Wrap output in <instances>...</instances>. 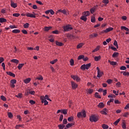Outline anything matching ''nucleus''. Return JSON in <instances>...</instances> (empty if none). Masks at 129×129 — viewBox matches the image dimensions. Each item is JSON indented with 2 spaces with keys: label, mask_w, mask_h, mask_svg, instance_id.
<instances>
[{
  "label": "nucleus",
  "mask_w": 129,
  "mask_h": 129,
  "mask_svg": "<svg viewBox=\"0 0 129 129\" xmlns=\"http://www.w3.org/2000/svg\"><path fill=\"white\" fill-rule=\"evenodd\" d=\"M121 83L120 82H118L116 84V87H120V85H121Z\"/></svg>",
  "instance_id": "338daca9"
},
{
  "label": "nucleus",
  "mask_w": 129,
  "mask_h": 129,
  "mask_svg": "<svg viewBox=\"0 0 129 129\" xmlns=\"http://www.w3.org/2000/svg\"><path fill=\"white\" fill-rule=\"evenodd\" d=\"M71 86L73 89H76L78 87V85L73 81L71 82Z\"/></svg>",
  "instance_id": "0eeeda50"
},
{
  "label": "nucleus",
  "mask_w": 129,
  "mask_h": 129,
  "mask_svg": "<svg viewBox=\"0 0 129 129\" xmlns=\"http://www.w3.org/2000/svg\"><path fill=\"white\" fill-rule=\"evenodd\" d=\"M122 128L125 129L126 128V125L125 122H123L122 124Z\"/></svg>",
  "instance_id": "6e6d98bb"
},
{
  "label": "nucleus",
  "mask_w": 129,
  "mask_h": 129,
  "mask_svg": "<svg viewBox=\"0 0 129 129\" xmlns=\"http://www.w3.org/2000/svg\"><path fill=\"white\" fill-rule=\"evenodd\" d=\"M95 97H96V98H101V96L99 95V94L98 92L95 93Z\"/></svg>",
  "instance_id": "473e14b6"
},
{
  "label": "nucleus",
  "mask_w": 129,
  "mask_h": 129,
  "mask_svg": "<svg viewBox=\"0 0 129 129\" xmlns=\"http://www.w3.org/2000/svg\"><path fill=\"white\" fill-rule=\"evenodd\" d=\"M124 109H129V104H127L124 107Z\"/></svg>",
  "instance_id": "774afa93"
},
{
  "label": "nucleus",
  "mask_w": 129,
  "mask_h": 129,
  "mask_svg": "<svg viewBox=\"0 0 129 129\" xmlns=\"http://www.w3.org/2000/svg\"><path fill=\"white\" fill-rule=\"evenodd\" d=\"M90 120L92 122H96V121L98 120V118H97V117L95 115H93L90 117Z\"/></svg>",
  "instance_id": "7ed1b4c3"
},
{
  "label": "nucleus",
  "mask_w": 129,
  "mask_h": 129,
  "mask_svg": "<svg viewBox=\"0 0 129 129\" xmlns=\"http://www.w3.org/2000/svg\"><path fill=\"white\" fill-rule=\"evenodd\" d=\"M74 118L73 116H71L68 118V121H72V120H73Z\"/></svg>",
  "instance_id": "052dcab7"
},
{
  "label": "nucleus",
  "mask_w": 129,
  "mask_h": 129,
  "mask_svg": "<svg viewBox=\"0 0 129 129\" xmlns=\"http://www.w3.org/2000/svg\"><path fill=\"white\" fill-rule=\"evenodd\" d=\"M90 67H91V63L90 62L86 64H84L83 65H82L81 67V70H83V71H84V70H88V69Z\"/></svg>",
  "instance_id": "f257e3e1"
},
{
  "label": "nucleus",
  "mask_w": 129,
  "mask_h": 129,
  "mask_svg": "<svg viewBox=\"0 0 129 129\" xmlns=\"http://www.w3.org/2000/svg\"><path fill=\"white\" fill-rule=\"evenodd\" d=\"M97 106L99 108H103V107H104L105 106V105L104 103H103V102H100L97 105Z\"/></svg>",
  "instance_id": "ddd939ff"
},
{
  "label": "nucleus",
  "mask_w": 129,
  "mask_h": 129,
  "mask_svg": "<svg viewBox=\"0 0 129 129\" xmlns=\"http://www.w3.org/2000/svg\"><path fill=\"white\" fill-rule=\"evenodd\" d=\"M6 73L7 75H9V76H12V77H16V75L11 72H7Z\"/></svg>",
  "instance_id": "dca6fc26"
},
{
  "label": "nucleus",
  "mask_w": 129,
  "mask_h": 129,
  "mask_svg": "<svg viewBox=\"0 0 129 129\" xmlns=\"http://www.w3.org/2000/svg\"><path fill=\"white\" fill-rule=\"evenodd\" d=\"M82 115L84 117H86V112L84 110L82 111Z\"/></svg>",
  "instance_id": "c9c22d12"
},
{
  "label": "nucleus",
  "mask_w": 129,
  "mask_h": 129,
  "mask_svg": "<svg viewBox=\"0 0 129 129\" xmlns=\"http://www.w3.org/2000/svg\"><path fill=\"white\" fill-rule=\"evenodd\" d=\"M24 65H25V63H19L18 66L19 70H21V68H23Z\"/></svg>",
  "instance_id": "393cba45"
},
{
  "label": "nucleus",
  "mask_w": 129,
  "mask_h": 129,
  "mask_svg": "<svg viewBox=\"0 0 129 129\" xmlns=\"http://www.w3.org/2000/svg\"><path fill=\"white\" fill-rule=\"evenodd\" d=\"M13 17H16L18 18V17H20V14L19 13H14L13 14Z\"/></svg>",
  "instance_id": "4d7b16f0"
},
{
  "label": "nucleus",
  "mask_w": 129,
  "mask_h": 129,
  "mask_svg": "<svg viewBox=\"0 0 129 129\" xmlns=\"http://www.w3.org/2000/svg\"><path fill=\"white\" fill-rule=\"evenodd\" d=\"M84 46V43H80L77 46V49H80V48H82Z\"/></svg>",
  "instance_id": "a211bd4d"
},
{
  "label": "nucleus",
  "mask_w": 129,
  "mask_h": 129,
  "mask_svg": "<svg viewBox=\"0 0 129 129\" xmlns=\"http://www.w3.org/2000/svg\"><path fill=\"white\" fill-rule=\"evenodd\" d=\"M99 49H100V46H97L96 48L92 51V52L94 53V52H97V51H99Z\"/></svg>",
  "instance_id": "a878e982"
},
{
  "label": "nucleus",
  "mask_w": 129,
  "mask_h": 129,
  "mask_svg": "<svg viewBox=\"0 0 129 129\" xmlns=\"http://www.w3.org/2000/svg\"><path fill=\"white\" fill-rule=\"evenodd\" d=\"M121 73L123 74V76H129V72H121Z\"/></svg>",
  "instance_id": "b1692460"
},
{
  "label": "nucleus",
  "mask_w": 129,
  "mask_h": 129,
  "mask_svg": "<svg viewBox=\"0 0 129 129\" xmlns=\"http://www.w3.org/2000/svg\"><path fill=\"white\" fill-rule=\"evenodd\" d=\"M50 29H52V27H44V31L45 32H48V31H49Z\"/></svg>",
  "instance_id": "f704fd0d"
},
{
  "label": "nucleus",
  "mask_w": 129,
  "mask_h": 129,
  "mask_svg": "<svg viewBox=\"0 0 129 129\" xmlns=\"http://www.w3.org/2000/svg\"><path fill=\"white\" fill-rule=\"evenodd\" d=\"M71 77L74 79V80H76L77 82H79L80 81V78H79L78 76L72 75Z\"/></svg>",
  "instance_id": "423d86ee"
},
{
  "label": "nucleus",
  "mask_w": 129,
  "mask_h": 129,
  "mask_svg": "<svg viewBox=\"0 0 129 129\" xmlns=\"http://www.w3.org/2000/svg\"><path fill=\"white\" fill-rule=\"evenodd\" d=\"M67 111H68L67 109H62L61 110V113H63V114L66 115L67 114Z\"/></svg>",
  "instance_id": "58836bf2"
},
{
  "label": "nucleus",
  "mask_w": 129,
  "mask_h": 129,
  "mask_svg": "<svg viewBox=\"0 0 129 129\" xmlns=\"http://www.w3.org/2000/svg\"><path fill=\"white\" fill-rule=\"evenodd\" d=\"M91 22H92V23H95L96 22V19L95 17L94 16H92L91 18Z\"/></svg>",
  "instance_id": "c03bdc74"
},
{
  "label": "nucleus",
  "mask_w": 129,
  "mask_h": 129,
  "mask_svg": "<svg viewBox=\"0 0 129 129\" xmlns=\"http://www.w3.org/2000/svg\"><path fill=\"white\" fill-rule=\"evenodd\" d=\"M11 6L12 8H13V9H16L18 7V4L17 3H14V2L11 1Z\"/></svg>",
  "instance_id": "9b49d317"
},
{
  "label": "nucleus",
  "mask_w": 129,
  "mask_h": 129,
  "mask_svg": "<svg viewBox=\"0 0 129 129\" xmlns=\"http://www.w3.org/2000/svg\"><path fill=\"white\" fill-rule=\"evenodd\" d=\"M93 91H94V90L92 89H88L87 92L89 94H91L93 93Z\"/></svg>",
  "instance_id": "7c9ffc66"
},
{
  "label": "nucleus",
  "mask_w": 129,
  "mask_h": 129,
  "mask_svg": "<svg viewBox=\"0 0 129 129\" xmlns=\"http://www.w3.org/2000/svg\"><path fill=\"white\" fill-rule=\"evenodd\" d=\"M24 124H18L16 125L15 126V128L16 129H19L20 127H24Z\"/></svg>",
  "instance_id": "c85d7f7f"
},
{
  "label": "nucleus",
  "mask_w": 129,
  "mask_h": 129,
  "mask_svg": "<svg viewBox=\"0 0 129 129\" xmlns=\"http://www.w3.org/2000/svg\"><path fill=\"white\" fill-rule=\"evenodd\" d=\"M101 59V56L100 55L94 57V60L96 61H99V60H100Z\"/></svg>",
  "instance_id": "6ab92c4d"
},
{
  "label": "nucleus",
  "mask_w": 129,
  "mask_h": 129,
  "mask_svg": "<svg viewBox=\"0 0 129 129\" xmlns=\"http://www.w3.org/2000/svg\"><path fill=\"white\" fill-rule=\"evenodd\" d=\"M81 116H82V112H78V114H77V117L79 118H80V117H81Z\"/></svg>",
  "instance_id": "3c124183"
},
{
  "label": "nucleus",
  "mask_w": 129,
  "mask_h": 129,
  "mask_svg": "<svg viewBox=\"0 0 129 129\" xmlns=\"http://www.w3.org/2000/svg\"><path fill=\"white\" fill-rule=\"evenodd\" d=\"M62 122H63V125L67 124V122H68L67 119H66V118L63 119Z\"/></svg>",
  "instance_id": "680f3d73"
},
{
  "label": "nucleus",
  "mask_w": 129,
  "mask_h": 129,
  "mask_svg": "<svg viewBox=\"0 0 129 129\" xmlns=\"http://www.w3.org/2000/svg\"><path fill=\"white\" fill-rule=\"evenodd\" d=\"M40 99L41 100V102H43V101H44V100H46V99H45V97H44V96H40Z\"/></svg>",
  "instance_id": "bf43d9fd"
},
{
  "label": "nucleus",
  "mask_w": 129,
  "mask_h": 129,
  "mask_svg": "<svg viewBox=\"0 0 129 129\" xmlns=\"http://www.w3.org/2000/svg\"><path fill=\"white\" fill-rule=\"evenodd\" d=\"M57 61H58V59H55L54 60H53L50 61V64H55V63H56Z\"/></svg>",
  "instance_id": "8fccbe9b"
},
{
  "label": "nucleus",
  "mask_w": 129,
  "mask_h": 129,
  "mask_svg": "<svg viewBox=\"0 0 129 129\" xmlns=\"http://www.w3.org/2000/svg\"><path fill=\"white\" fill-rule=\"evenodd\" d=\"M59 12H60V13H62V14H63V15H67V12L66 11V9H63V10H58L56 13H58Z\"/></svg>",
  "instance_id": "4468645a"
},
{
  "label": "nucleus",
  "mask_w": 129,
  "mask_h": 129,
  "mask_svg": "<svg viewBox=\"0 0 129 129\" xmlns=\"http://www.w3.org/2000/svg\"><path fill=\"white\" fill-rule=\"evenodd\" d=\"M55 44L56 45V46H59L60 47H61V46H63V44L61 42H58V41H55Z\"/></svg>",
  "instance_id": "4be33fe9"
},
{
  "label": "nucleus",
  "mask_w": 129,
  "mask_h": 129,
  "mask_svg": "<svg viewBox=\"0 0 129 129\" xmlns=\"http://www.w3.org/2000/svg\"><path fill=\"white\" fill-rule=\"evenodd\" d=\"M35 79L36 80H43V78L42 76L39 75V76L37 77Z\"/></svg>",
  "instance_id": "37998d69"
},
{
  "label": "nucleus",
  "mask_w": 129,
  "mask_h": 129,
  "mask_svg": "<svg viewBox=\"0 0 129 129\" xmlns=\"http://www.w3.org/2000/svg\"><path fill=\"white\" fill-rule=\"evenodd\" d=\"M118 55V52H115L113 53L112 57L113 58H115V57H117Z\"/></svg>",
  "instance_id": "ea45409f"
},
{
  "label": "nucleus",
  "mask_w": 129,
  "mask_h": 129,
  "mask_svg": "<svg viewBox=\"0 0 129 129\" xmlns=\"http://www.w3.org/2000/svg\"><path fill=\"white\" fill-rule=\"evenodd\" d=\"M26 16L28 18H36V15L32 14L30 13H26Z\"/></svg>",
  "instance_id": "1a4fd4ad"
},
{
  "label": "nucleus",
  "mask_w": 129,
  "mask_h": 129,
  "mask_svg": "<svg viewBox=\"0 0 129 129\" xmlns=\"http://www.w3.org/2000/svg\"><path fill=\"white\" fill-rule=\"evenodd\" d=\"M70 64L71 66H74V60L73 59H71L70 60Z\"/></svg>",
  "instance_id": "a19ab883"
},
{
  "label": "nucleus",
  "mask_w": 129,
  "mask_h": 129,
  "mask_svg": "<svg viewBox=\"0 0 129 129\" xmlns=\"http://www.w3.org/2000/svg\"><path fill=\"white\" fill-rule=\"evenodd\" d=\"M8 117H9V118H13V114L12 113V112H8Z\"/></svg>",
  "instance_id": "603ef678"
},
{
  "label": "nucleus",
  "mask_w": 129,
  "mask_h": 129,
  "mask_svg": "<svg viewBox=\"0 0 129 129\" xmlns=\"http://www.w3.org/2000/svg\"><path fill=\"white\" fill-rule=\"evenodd\" d=\"M100 113L101 114H104V115H106L107 114V109L104 108L103 110L100 111Z\"/></svg>",
  "instance_id": "9d476101"
},
{
  "label": "nucleus",
  "mask_w": 129,
  "mask_h": 129,
  "mask_svg": "<svg viewBox=\"0 0 129 129\" xmlns=\"http://www.w3.org/2000/svg\"><path fill=\"white\" fill-rule=\"evenodd\" d=\"M81 59H84V55H80L79 56V57L78 58V60H81Z\"/></svg>",
  "instance_id": "864d4df0"
},
{
  "label": "nucleus",
  "mask_w": 129,
  "mask_h": 129,
  "mask_svg": "<svg viewBox=\"0 0 129 129\" xmlns=\"http://www.w3.org/2000/svg\"><path fill=\"white\" fill-rule=\"evenodd\" d=\"M120 70H126V67L125 66H121L120 68Z\"/></svg>",
  "instance_id": "13d9d810"
},
{
  "label": "nucleus",
  "mask_w": 129,
  "mask_h": 129,
  "mask_svg": "<svg viewBox=\"0 0 129 129\" xmlns=\"http://www.w3.org/2000/svg\"><path fill=\"white\" fill-rule=\"evenodd\" d=\"M63 29L64 32H69V31L73 30V28L71 27V25H67L66 26L63 27Z\"/></svg>",
  "instance_id": "20e7f679"
},
{
  "label": "nucleus",
  "mask_w": 129,
  "mask_h": 129,
  "mask_svg": "<svg viewBox=\"0 0 129 129\" xmlns=\"http://www.w3.org/2000/svg\"><path fill=\"white\" fill-rule=\"evenodd\" d=\"M58 127L59 129H63L65 127V125L63 124H60L58 125Z\"/></svg>",
  "instance_id": "cd10ccee"
},
{
  "label": "nucleus",
  "mask_w": 129,
  "mask_h": 129,
  "mask_svg": "<svg viewBox=\"0 0 129 129\" xmlns=\"http://www.w3.org/2000/svg\"><path fill=\"white\" fill-rule=\"evenodd\" d=\"M81 20H82V21H84V22H86L87 21V17L85 16H83L81 17Z\"/></svg>",
  "instance_id": "412c9836"
},
{
  "label": "nucleus",
  "mask_w": 129,
  "mask_h": 129,
  "mask_svg": "<svg viewBox=\"0 0 129 129\" xmlns=\"http://www.w3.org/2000/svg\"><path fill=\"white\" fill-rule=\"evenodd\" d=\"M96 9V7H93V8L91 9L90 12L91 14H93L94 12H95V10Z\"/></svg>",
  "instance_id": "09e8293b"
},
{
  "label": "nucleus",
  "mask_w": 129,
  "mask_h": 129,
  "mask_svg": "<svg viewBox=\"0 0 129 129\" xmlns=\"http://www.w3.org/2000/svg\"><path fill=\"white\" fill-rule=\"evenodd\" d=\"M128 114H129V113H128V112H125L123 115V116L124 117H127V116H128Z\"/></svg>",
  "instance_id": "69168bd1"
},
{
  "label": "nucleus",
  "mask_w": 129,
  "mask_h": 129,
  "mask_svg": "<svg viewBox=\"0 0 129 129\" xmlns=\"http://www.w3.org/2000/svg\"><path fill=\"white\" fill-rule=\"evenodd\" d=\"M98 36V34L97 33H93L89 35V38L90 39H93V38H95Z\"/></svg>",
  "instance_id": "f8f14e48"
},
{
  "label": "nucleus",
  "mask_w": 129,
  "mask_h": 129,
  "mask_svg": "<svg viewBox=\"0 0 129 129\" xmlns=\"http://www.w3.org/2000/svg\"><path fill=\"white\" fill-rule=\"evenodd\" d=\"M6 22H7V19L3 18H0V23H6Z\"/></svg>",
  "instance_id": "4c0bfd02"
},
{
  "label": "nucleus",
  "mask_w": 129,
  "mask_h": 129,
  "mask_svg": "<svg viewBox=\"0 0 129 129\" xmlns=\"http://www.w3.org/2000/svg\"><path fill=\"white\" fill-rule=\"evenodd\" d=\"M1 99L2 100H3V101H7V98H6L4 95L1 96Z\"/></svg>",
  "instance_id": "de8ad7c7"
},
{
  "label": "nucleus",
  "mask_w": 129,
  "mask_h": 129,
  "mask_svg": "<svg viewBox=\"0 0 129 129\" xmlns=\"http://www.w3.org/2000/svg\"><path fill=\"white\" fill-rule=\"evenodd\" d=\"M96 69L97 70V76L98 78H100L102 75H103V72L100 71L99 67H97Z\"/></svg>",
  "instance_id": "39448f33"
},
{
  "label": "nucleus",
  "mask_w": 129,
  "mask_h": 129,
  "mask_svg": "<svg viewBox=\"0 0 129 129\" xmlns=\"http://www.w3.org/2000/svg\"><path fill=\"white\" fill-rule=\"evenodd\" d=\"M30 26V24L28 23H26L24 24L23 26L24 29H28Z\"/></svg>",
  "instance_id": "2f4dec72"
},
{
  "label": "nucleus",
  "mask_w": 129,
  "mask_h": 129,
  "mask_svg": "<svg viewBox=\"0 0 129 129\" xmlns=\"http://www.w3.org/2000/svg\"><path fill=\"white\" fill-rule=\"evenodd\" d=\"M22 32L23 33V34H24L25 35H27V34H28V31H27V30L25 29L22 30Z\"/></svg>",
  "instance_id": "e2e57ef3"
},
{
  "label": "nucleus",
  "mask_w": 129,
  "mask_h": 129,
  "mask_svg": "<svg viewBox=\"0 0 129 129\" xmlns=\"http://www.w3.org/2000/svg\"><path fill=\"white\" fill-rule=\"evenodd\" d=\"M9 28H10V29H17V26L15 25H10Z\"/></svg>",
  "instance_id": "0e129e2a"
},
{
  "label": "nucleus",
  "mask_w": 129,
  "mask_h": 129,
  "mask_svg": "<svg viewBox=\"0 0 129 129\" xmlns=\"http://www.w3.org/2000/svg\"><path fill=\"white\" fill-rule=\"evenodd\" d=\"M16 97L17 98H22L23 97V94L22 93H19L18 95H15Z\"/></svg>",
  "instance_id": "c756f323"
},
{
  "label": "nucleus",
  "mask_w": 129,
  "mask_h": 129,
  "mask_svg": "<svg viewBox=\"0 0 129 129\" xmlns=\"http://www.w3.org/2000/svg\"><path fill=\"white\" fill-rule=\"evenodd\" d=\"M102 128H103V129H107V128H108L109 126H108V125H107V124H102Z\"/></svg>",
  "instance_id": "e433bc0d"
},
{
  "label": "nucleus",
  "mask_w": 129,
  "mask_h": 129,
  "mask_svg": "<svg viewBox=\"0 0 129 129\" xmlns=\"http://www.w3.org/2000/svg\"><path fill=\"white\" fill-rule=\"evenodd\" d=\"M17 83V80L16 79H13L11 80L10 81V87L11 88H15L16 87V84Z\"/></svg>",
  "instance_id": "f03ea898"
},
{
  "label": "nucleus",
  "mask_w": 129,
  "mask_h": 129,
  "mask_svg": "<svg viewBox=\"0 0 129 129\" xmlns=\"http://www.w3.org/2000/svg\"><path fill=\"white\" fill-rule=\"evenodd\" d=\"M73 125H74V124L73 123H68L66 125V127H67V128H69L70 127H71V126H72Z\"/></svg>",
  "instance_id": "bb28decb"
},
{
  "label": "nucleus",
  "mask_w": 129,
  "mask_h": 129,
  "mask_svg": "<svg viewBox=\"0 0 129 129\" xmlns=\"http://www.w3.org/2000/svg\"><path fill=\"white\" fill-rule=\"evenodd\" d=\"M113 45L116 47L117 49H118V44H117V41H116V40L114 41Z\"/></svg>",
  "instance_id": "49530a36"
},
{
  "label": "nucleus",
  "mask_w": 129,
  "mask_h": 129,
  "mask_svg": "<svg viewBox=\"0 0 129 129\" xmlns=\"http://www.w3.org/2000/svg\"><path fill=\"white\" fill-rule=\"evenodd\" d=\"M108 62H109V63H110V64L111 65H112V66H114L116 65V62H115V61H111L109 60Z\"/></svg>",
  "instance_id": "72a5a7b5"
},
{
  "label": "nucleus",
  "mask_w": 129,
  "mask_h": 129,
  "mask_svg": "<svg viewBox=\"0 0 129 129\" xmlns=\"http://www.w3.org/2000/svg\"><path fill=\"white\" fill-rule=\"evenodd\" d=\"M119 121H120V118L117 119V120L113 123V124H114L115 125H117V124H118V122H119Z\"/></svg>",
  "instance_id": "a18cd8bd"
},
{
  "label": "nucleus",
  "mask_w": 129,
  "mask_h": 129,
  "mask_svg": "<svg viewBox=\"0 0 129 129\" xmlns=\"http://www.w3.org/2000/svg\"><path fill=\"white\" fill-rule=\"evenodd\" d=\"M11 62H12V63H15V64H17V65H18V64H19V61L17 59H13L11 60Z\"/></svg>",
  "instance_id": "2eb2a0df"
},
{
  "label": "nucleus",
  "mask_w": 129,
  "mask_h": 129,
  "mask_svg": "<svg viewBox=\"0 0 129 129\" xmlns=\"http://www.w3.org/2000/svg\"><path fill=\"white\" fill-rule=\"evenodd\" d=\"M83 15L85 17H88V16H89L90 15V12H89V11L84 12Z\"/></svg>",
  "instance_id": "aec40b11"
},
{
  "label": "nucleus",
  "mask_w": 129,
  "mask_h": 129,
  "mask_svg": "<svg viewBox=\"0 0 129 129\" xmlns=\"http://www.w3.org/2000/svg\"><path fill=\"white\" fill-rule=\"evenodd\" d=\"M112 30H113V28L110 27L104 30H103L102 33H105V34H106L107 33H108V32H110V31H112Z\"/></svg>",
  "instance_id": "6e6552de"
},
{
  "label": "nucleus",
  "mask_w": 129,
  "mask_h": 129,
  "mask_svg": "<svg viewBox=\"0 0 129 129\" xmlns=\"http://www.w3.org/2000/svg\"><path fill=\"white\" fill-rule=\"evenodd\" d=\"M24 83H25V84H28V83H30V82H31V78H28L27 79H26L24 80Z\"/></svg>",
  "instance_id": "f3484780"
},
{
  "label": "nucleus",
  "mask_w": 129,
  "mask_h": 129,
  "mask_svg": "<svg viewBox=\"0 0 129 129\" xmlns=\"http://www.w3.org/2000/svg\"><path fill=\"white\" fill-rule=\"evenodd\" d=\"M103 4H104L105 6H106L109 3V1L108 0H103L102 1Z\"/></svg>",
  "instance_id": "79ce46f5"
},
{
  "label": "nucleus",
  "mask_w": 129,
  "mask_h": 129,
  "mask_svg": "<svg viewBox=\"0 0 129 129\" xmlns=\"http://www.w3.org/2000/svg\"><path fill=\"white\" fill-rule=\"evenodd\" d=\"M107 83H108V84H111V83H112V80L111 79H108L106 81Z\"/></svg>",
  "instance_id": "5fc2aeb1"
},
{
  "label": "nucleus",
  "mask_w": 129,
  "mask_h": 129,
  "mask_svg": "<svg viewBox=\"0 0 129 129\" xmlns=\"http://www.w3.org/2000/svg\"><path fill=\"white\" fill-rule=\"evenodd\" d=\"M12 33L14 34H18V33H21V30L19 29H14L12 31Z\"/></svg>",
  "instance_id": "5701e85b"
}]
</instances>
